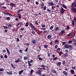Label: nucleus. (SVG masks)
<instances>
[{
	"mask_svg": "<svg viewBox=\"0 0 76 76\" xmlns=\"http://www.w3.org/2000/svg\"><path fill=\"white\" fill-rule=\"evenodd\" d=\"M29 25L30 26L31 28H32L33 29H34V30H35V29H36V27L34 26V25L32 24L31 22H29Z\"/></svg>",
	"mask_w": 76,
	"mask_h": 76,
	"instance_id": "obj_1",
	"label": "nucleus"
},
{
	"mask_svg": "<svg viewBox=\"0 0 76 76\" xmlns=\"http://www.w3.org/2000/svg\"><path fill=\"white\" fill-rule=\"evenodd\" d=\"M71 11L72 12V13H76V8L72 7H71Z\"/></svg>",
	"mask_w": 76,
	"mask_h": 76,
	"instance_id": "obj_2",
	"label": "nucleus"
},
{
	"mask_svg": "<svg viewBox=\"0 0 76 76\" xmlns=\"http://www.w3.org/2000/svg\"><path fill=\"white\" fill-rule=\"evenodd\" d=\"M71 7H76V1H75L72 4Z\"/></svg>",
	"mask_w": 76,
	"mask_h": 76,
	"instance_id": "obj_3",
	"label": "nucleus"
},
{
	"mask_svg": "<svg viewBox=\"0 0 76 76\" xmlns=\"http://www.w3.org/2000/svg\"><path fill=\"white\" fill-rule=\"evenodd\" d=\"M60 13H61V14H63L64 13V12L65 11V10L64 9H63V8L62 7H61V8L60 9Z\"/></svg>",
	"mask_w": 76,
	"mask_h": 76,
	"instance_id": "obj_4",
	"label": "nucleus"
},
{
	"mask_svg": "<svg viewBox=\"0 0 76 76\" xmlns=\"http://www.w3.org/2000/svg\"><path fill=\"white\" fill-rule=\"evenodd\" d=\"M4 15H8V16H12L13 15L11 14L9 12H3Z\"/></svg>",
	"mask_w": 76,
	"mask_h": 76,
	"instance_id": "obj_5",
	"label": "nucleus"
},
{
	"mask_svg": "<svg viewBox=\"0 0 76 76\" xmlns=\"http://www.w3.org/2000/svg\"><path fill=\"white\" fill-rule=\"evenodd\" d=\"M64 32H65V31L64 30V29L62 30L61 32L59 34V36H60V35L61 36H62V35H61V34H63L64 33Z\"/></svg>",
	"mask_w": 76,
	"mask_h": 76,
	"instance_id": "obj_6",
	"label": "nucleus"
},
{
	"mask_svg": "<svg viewBox=\"0 0 76 76\" xmlns=\"http://www.w3.org/2000/svg\"><path fill=\"white\" fill-rule=\"evenodd\" d=\"M10 5L11 6H12V7H16V5L12 2H11L10 4Z\"/></svg>",
	"mask_w": 76,
	"mask_h": 76,
	"instance_id": "obj_7",
	"label": "nucleus"
},
{
	"mask_svg": "<svg viewBox=\"0 0 76 76\" xmlns=\"http://www.w3.org/2000/svg\"><path fill=\"white\" fill-rule=\"evenodd\" d=\"M69 45L68 44H65L64 46V48H67L68 49H69Z\"/></svg>",
	"mask_w": 76,
	"mask_h": 76,
	"instance_id": "obj_8",
	"label": "nucleus"
},
{
	"mask_svg": "<svg viewBox=\"0 0 76 76\" xmlns=\"http://www.w3.org/2000/svg\"><path fill=\"white\" fill-rule=\"evenodd\" d=\"M67 56H68V54L67 53H65L63 55H62L63 58H66V57H67Z\"/></svg>",
	"mask_w": 76,
	"mask_h": 76,
	"instance_id": "obj_9",
	"label": "nucleus"
},
{
	"mask_svg": "<svg viewBox=\"0 0 76 76\" xmlns=\"http://www.w3.org/2000/svg\"><path fill=\"white\" fill-rule=\"evenodd\" d=\"M27 56H25L23 57V59L24 60H26L28 59V58L29 57V55L28 54H27Z\"/></svg>",
	"mask_w": 76,
	"mask_h": 76,
	"instance_id": "obj_10",
	"label": "nucleus"
},
{
	"mask_svg": "<svg viewBox=\"0 0 76 76\" xmlns=\"http://www.w3.org/2000/svg\"><path fill=\"white\" fill-rule=\"evenodd\" d=\"M31 42L33 44H34L35 45H36L37 44L36 42V41H35V40L34 39V40H32V41Z\"/></svg>",
	"mask_w": 76,
	"mask_h": 76,
	"instance_id": "obj_11",
	"label": "nucleus"
},
{
	"mask_svg": "<svg viewBox=\"0 0 76 76\" xmlns=\"http://www.w3.org/2000/svg\"><path fill=\"white\" fill-rule=\"evenodd\" d=\"M17 15H18L19 19H22V16L19 13H17Z\"/></svg>",
	"mask_w": 76,
	"mask_h": 76,
	"instance_id": "obj_12",
	"label": "nucleus"
},
{
	"mask_svg": "<svg viewBox=\"0 0 76 76\" xmlns=\"http://www.w3.org/2000/svg\"><path fill=\"white\" fill-rule=\"evenodd\" d=\"M69 48L70 49V50H72L73 49V47L71 45H69Z\"/></svg>",
	"mask_w": 76,
	"mask_h": 76,
	"instance_id": "obj_13",
	"label": "nucleus"
},
{
	"mask_svg": "<svg viewBox=\"0 0 76 76\" xmlns=\"http://www.w3.org/2000/svg\"><path fill=\"white\" fill-rule=\"evenodd\" d=\"M48 4L52 6H54V4L53 2H52L51 1V2H50V1L49 2V3H48Z\"/></svg>",
	"mask_w": 76,
	"mask_h": 76,
	"instance_id": "obj_14",
	"label": "nucleus"
},
{
	"mask_svg": "<svg viewBox=\"0 0 76 76\" xmlns=\"http://www.w3.org/2000/svg\"><path fill=\"white\" fill-rule=\"evenodd\" d=\"M55 31H57V30H58V31H60V30H59V27H56L54 29Z\"/></svg>",
	"mask_w": 76,
	"mask_h": 76,
	"instance_id": "obj_15",
	"label": "nucleus"
},
{
	"mask_svg": "<svg viewBox=\"0 0 76 76\" xmlns=\"http://www.w3.org/2000/svg\"><path fill=\"white\" fill-rule=\"evenodd\" d=\"M63 74H64L66 76H67V75H68V73L67 72H66L65 71H64L63 72Z\"/></svg>",
	"mask_w": 76,
	"mask_h": 76,
	"instance_id": "obj_16",
	"label": "nucleus"
},
{
	"mask_svg": "<svg viewBox=\"0 0 76 76\" xmlns=\"http://www.w3.org/2000/svg\"><path fill=\"white\" fill-rule=\"evenodd\" d=\"M6 73L7 74H8V75H12V72H10V71H9V72H7Z\"/></svg>",
	"mask_w": 76,
	"mask_h": 76,
	"instance_id": "obj_17",
	"label": "nucleus"
},
{
	"mask_svg": "<svg viewBox=\"0 0 76 76\" xmlns=\"http://www.w3.org/2000/svg\"><path fill=\"white\" fill-rule=\"evenodd\" d=\"M51 71L54 73H56V71L54 69H51Z\"/></svg>",
	"mask_w": 76,
	"mask_h": 76,
	"instance_id": "obj_18",
	"label": "nucleus"
},
{
	"mask_svg": "<svg viewBox=\"0 0 76 76\" xmlns=\"http://www.w3.org/2000/svg\"><path fill=\"white\" fill-rule=\"evenodd\" d=\"M54 43L55 44H58L59 43V41L58 40L56 39Z\"/></svg>",
	"mask_w": 76,
	"mask_h": 76,
	"instance_id": "obj_19",
	"label": "nucleus"
},
{
	"mask_svg": "<svg viewBox=\"0 0 76 76\" xmlns=\"http://www.w3.org/2000/svg\"><path fill=\"white\" fill-rule=\"evenodd\" d=\"M19 23H20V26H19L18 28H20V27L21 26H22L23 25V23H22V22H19Z\"/></svg>",
	"mask_w": 76,
	"mask_h": 76,
	"instance_id": "obj_20",
	"label": "nucleus"
},
{
	"mask_svg": "<svg viewBox=\"0 0 76 76\" xmlns=\"http://www.w3.org/2000/svg\"><path fill=\"white\" fill-rule=\"evenodd\" d=\"M31 33L32 34H33V35H35V31H34V29L32 30Z\"/></svg>",
	"mask_w": 76,
	"mask_h": 76,
	"instance_id": "obj_21",
	"label": "nucleus"
},
{
	"mask_svg": "<svg viewBox=\"0 0 76 76\" xmlns=\"http://www.w3.org/2000/svg\"><path fill=\"white\" fill-rule=\"evenodd\" d=\"M70 72L72 74H75V71H74V70L73 69L70 70Z\"/></svg>",
	"mask_w": 76,
	"mask_h": 76,
	"instance_id": "obj_22",
	"label": "nucleus"
},
{
	"mask_svg": "<svg viewBox=\"0 0 76 76\" xmlns=\"http://www.w3.org/2000/svg\"><path fill=\"white\" fill-rule=\"evenodd\" d=\"M58 54L59 56H61L62 54H63V52H61V51H59L58 53Z\"/></svg>",
	"mask_w": 76,
	"mask_h": 76,
	"instance_id": "obj_23",
	"label": "nucleus"
},
{
	"mask_svg": "<svg viewBox=\"0 0 76 76\" xmlns=\"http://www.w3.org/2000/svg\"><path fill=\"white\" fill-rule=\"evenodd\" d=\"M6 25H7V26L8 27H11H11H12V24H7Z\"/></svg>",
	"mask_w": 76,
	"mask_h": 76,
	"instance_id": "obj_24",
	"label": "nucleus"
},
{
	"mask_svg": "<svg viewBox=\"0 0 76 76\" xmlns=\"http://www.w3.org/2000/svg\"><path fill=\"white\" fill-rule=\"evenodd\" d=\"M23 70H22L21 71H20L19 72V75H20L22 74V73H23Z\"/></svg>",
	"mask_w": 76,
	"mask_h": 76,
	"instance_id": "obj_25",
	"label": "nucleus"
},
{
	"mask_svg": "<svg viewBox=\"0 0 76 76\" xmlns=\"http://www.w3.org/2000/svg\"><path fill=\"white\" fill-rule=\"evenodd\" d=\"M11 66L12 67H13V69H16V67H15V66H14V65L13 64H11Z\"/></svg>",
	"mask_w": 76,
	"mask_h": 76,
	"instance_id": "obj_26",
	"label": "nucleus"
},
{
	"mask_svg": "<svg viewBox=\"0 0 76 76\" xmlns=\"http://www.w3.org/2000/svg\"><path fill=\"white\" fill-rule=\"evenodd\" d=\"M62 6L64 8V9H67V7L65 5H62Z\"/></svg>",
	"mask_w": 76,
	"mask_h": 76,
	"instance_id": "obj_27",
	"label": "nucleus"
},
{
	"mask_svg": "<svg viewBox=\"0 0 76 76\" xmlns=\"http://www.w3.org/2000/svg\"><path fill=\"white\" fill-rule=\"evenodd\" d=\"M5 18L8 21H9L10 20V17H6Z\"/></svg>",
	"mask_w": 76,
	"mask_h": 76,
	"instance_id": "obj_28",
	"label": "nucleus"
},
{
	"mask_svg": "<svg viewBox=\"0 0 76 76\" xmlns=\"http://www.w3.org/2000/svg\"><path fill=\"white\" fill-rule=\"evenodd\" d=\"M76 32H75L74 34H73V35L71 37V38H74V37H75V35H76Z\"/></svg>",
	"mask_w": 76,
	"mask_h": 76,
	"instance_id": "obj_29",
	"label": "nucleus"
},
{
	"mask_svg": "<svg viewBox=\"0 0 76 76\" xmlns=\"http://www.w3.org/2000/svg\"><path fill=\"white\" fill-rule=\"evenodd\" d=\"M39 70L40 71L36 72V73H37V74H39L40 73H41V71L42 72V71L41 69H39Z\"/></svg>",
	"mask_w": 76,
	"mask_h": 76,
	"instance_id": "obj_30",
	"label": "nucleus"
},
{
	"mask_svg": "<svg viewBox=\"0 0 76 76\" xmlns=\"http://www.w3.org/2000/svg\"><path fill=\"white\" fill-rule=\"evenodd\" d=\"M51 38V35H48L47 37V39H50Z\"/></svg>",
	"mask_w": 76,
	"mask_h": 76,
	"instance_id": "obj_31",
	"label": "nucleus"
},
{
	"mask_svg": "<svg viewBox=\"0 0 76 76\" xmlns=\"http://www.w3.org/2000/svg\"><path fill=\"white\" fill-rule=\"evenodd\" d=\"M6 50L7 51V52L8 53V55H9L10 54L9 50H8V49H7V48H6Z\"/></svg>",
	"mask_w": 76,
	"mask_h": 76,
	"instance_id": "obj_32",
	"label": "nucleus"
},
{
	"mask_svg": "<svg viewBox=\"0 0 76 76\" xmlns=\"http://www.w3.org/2000/svg\"><path fill=\"white\" fill-rule=\"evenodd\" d=\"M19 60H20V58H19L17 59V60H16L15 61V63H18V62H19Z\"/></svg>",
	"mask_w": 76,
	"mask_h": 76,
	"instance_id": "obj_33",
	"label": "nucleus"
},
{
	"mask_svg": "<svg viewBox=\"0 0 76 76\" xmlns=\"http://www.w3.org/2000/svg\"><path fill=\"white\" fill-rule=\"evenodd\" d=\"M61 50V48H58L56 49V52H58V51H60Z\"/></svg>",
	"mask_w": 76,
	"mask_h": 76,
	"instance_id": "obj_34",
	"label": "nucleus"
},
{
	"mask_svg": "<svg viewBox=\"0 0 76 76\" xmlns=\"http://www.w3.org/2000/svg\"><path fill=\"white\" fill-rule=\"evenodd\" d=\"M48 46L47 45H44V48H48Z\"/></svg>",
	"mask_w": 76,
	"mask_h": 76,
	"instance_id": "obj_35",
	"label": "nucleus"
},
{
	"mask_svg": "<svg viewBox=\"0 0 76 76\" xmlns=\"http://www.w3.org/2000/svg\"><path fill=\"white\" fill-rule=\"evenodd\" d=\"M65 53H66L67 54V53H69V50H68V49H66L65 50Z\"/></svg>",
	"mask_w": 76,
	"mask_h": 76,
	"instance_id": "obj_36",
	"label": "nucleus"
},
{
	"mask_svg": "<svg viewBox=\"0 0 76 76\" xmlns=\"http://www.w3.org/2000/svg\"><path fill=\"white\" fill-rule=\"evenodd\" d=\"M57 59H58V58L57 57H56L53 58V60H54H54L56 61V60Z\"/></svg>",
	"mask_w": 76,
	"mask_h": 76,
	"instance_id": "obj_37",
	"label": "nucleus"
},
{
	"mask_svg": "<svg viewBox=\"0 0 76 76\" xmlns=\"http://www.w3.org/2000/svg\"><path fill=\"white\" fill-rule=\"evenodd\" d=\"M72 23L73 26H75V21L74 20L72 21Z\"/></svg>",
	"mask_w": 76,
	"mask_h": 76,
	"instance_id": "obj_38",
	"label": "nucleus"
},
{
	"mask_svg": "<svg viewBox=\"0 0 76 76\" xmlns=\"http://www.w3.org/2000/svg\"><path fill=\"white\" fill-rule=\"evenodd\" d=\"M71 34H72V32H71L70 33H69L67 35H66V36L65 37H68L70 36V35H71Z\"/></svg>",
	"mask_w": 76,
	"mask_h": 76,
	"instance_id": "obj_39",
	"label": "nucleus"
},
{
	"mask_svg": "<svg viewBox=\"0 0 76 76\" xmlns=\"http://www.w3.org/2000/svg\"><path fill=\"white\" fill-rule=\"evenodd\" d=\"M61 64V62H58V64H56L57 65H58L59 66H60Z\"/></svg>",
	"mask_w": 76,
	"mask_h": 76,
	"instance_id": "obj_40",
	"label": "nucleus"
},
{
	"mask_svg": "<svg viewBox=\"0 0 76 76\" xmlns=\"http://www.w3.org/2000/svg\"><path fill=\"white\" fill-rule=\"evenodd\" d=\"M23 51V50H22L21 49H20L18 50V52H19V53H22Z\"/></svg>",
	"mask_w": 76,
	"mask_h": 76,
	"instance_id": "obj_41",
	"label": "nucleus"
},
{
	"mask_svg": "<svg viewBox=\"0 0 76 76\" xmlns=\"http://www.w3.org/2000/svg\"><path fill=\"white\" fill-rule=\"evenodd\" d=\"M53 28H54V26H51L50 27V30H52V29H53Z\"/></svg>",
	"mask_w": 76,
	"mask_h": 76,
	"instance_id": "obj_42",
	"label": "nucleus"
},
{
	"mask_svg": "<svg viewBox=\"0 0 76 76\" xmlns=\"http://www.w3.org/2000/svg\"><path fill=\"white\" fill-rule=\"evenodd\" d=\"M73 43V42L72 41V40H69L68 41L69 44H72V43Z\"/></svg>",
	"mask_w": 76,
	"mask_h": 76,
	"instance_id": "obj_43",
	"label": "nucleus"
},
{
	"mask_svg": "<svg viewBox=\"0 0 76 76\" xmlns=\"http://www.w3.org/2000/svg\"><path fill=\"white\" fill-rule=\"evenodd\" d=\"M46 9H47V7H46V6H44V7H43V10H46Z\"/></svg>",
	"mask_w": 76,
	"mask_h": 76,
	"instance_id": "obj_44",
	"label": "nucleus"
},
{
	"mask_svg": "<svg viewBox=\"0 0 76 76\" xmlns=\"http://www.w3.org/2000/svg\"><path fill=\"white\" fill-rule=\"evenodd\" d=\"M38 20H37L35 23V24L36 25H38Z\"/></svg>",
	"mask_w": 76,
	"mask_h": 76,
	"instance_id": "obj_45",
	"label": "nucleus"
},
{
	"mask_svg": "<svg viewBox=\"0 0 76 76\" xmlns=\"http://www.w3.org/2000/svg\"><path fill=\"white\" fill-rule=\"evenodd\" d=\"M25 26L26 27H28V22H27Z\"/></svg>",
	"mask_w": 76,
	"mask_h": 76,
	"instance_id": "obj_46",
	"label": "nucleus"
},
{
	"mask_svg": "<svg viewBox=\"0 0 76 76\" xmlns=\"http://www.w3.org/2000/svg\"><path fill=\"white\" fill-rule=\"evenodd\" d=\"M3 27L4 28V29H8V27L6 26H3Z\"/></svg>",
	"mask_w": 76,
	"mask_h": 76,
	"instance_id": "obj_47",
	"label": "nucleus"
},
{
	"mask_svg": "<svg viewBox=\"0 0 76 76\" xmlns=\"http://www.w3.org/2000/svg\"><path fill=\"white\" fill-rule=\"evenodd\" d=\"M72 41H73V42H76V39L73 38L72 39Z\"/></svg>",
	"mask_w": 76,
	"mask_h": 76,
	"instance_id": "obj_48",
	"label": "nucleus"
},
{
	"mask_svg": "<svg viewBox=\"0 0 76 76\" xmlns=\"http://www.w3.org/2000/svg\"><path fill=\"white\" fill-rule=\"evenodd\" d=\"M76 66H73L72 67V68L74 70H75L76 69Z\"/></svg>",
	"mask_w": 76,
	"mask_h": 76,
	"instance_id": "obj_49",
	"label": "nucleus"
},
{
	"mask_svg": "<svg viewBox=\"0 0 76 76\" xmlns=\"http://www.w3.org/2000/svg\"><path fill=\"white\" fill-rule=\"evenodd\" d=\"M66 43V42H62V45H64Z\"/></svg>",
	"mask_w": 76,
	"mask_h": 76,
	"instance_id": "obj_50",
	"label": "nucleus"
},
{
	"mask_svg": "<svg viewBox=\"0 0 76 76\" xmlns=\"http://www.w3.org/2000/svg\"><path fill=\"white\" fill-rule=\"evenodd\" d=\"M47 54L48 55V57H50V53L49 52H48L47 53Z\"/></svg>",
	"mask_w": 76,
	"mask_h": 76,
	"instance_id": "obj_51",
	"label": "nucleus"
},
{
	"mask_svg": "<svg viewBox=\"0 0 76 76\" xmlns=\"http://www.w3.org/2000/svg\"><path fill=\"white\" fill-rule=\"evenodd\" d=\"M4 57L5 58H7V56L6 55H5L4 56Z\"/></svg>",
	"mask_w": 76,
	"mask_h": 76,
	"instance_id": "obj_52",
	"label": "nucleus"
},
{
	"mask_svg": "<svg viewBox=\"0 0 76 76\" xmlns=\"http://www.w3.org/2000/svg\"><path fill=\"white\" fill-rule=\"evenodd\" d=\"M70 28L69 27V26L68 25L67 26V28H66V29H70Z\"/></svg>",
	"mask_w": 76,
	"mask_h": 76,
	"instance_id": "obj_53",
	"label": "nucleus"
},
{
	"mask_svg": "<svg viewBox=\"0 0 76 76\" xmlns=\"http://www.w3.org/2000/svg\"><path fill=\"white\" fill-rule=\"evenodd\" d=\"M42 28H45V24H43L42 25Z\"/></svg>",
	"mask_w": 76,
	"mask_h": 76,
	"instance_id": "obj_54",
	"label": "nucleus"
},
{
	"mask_svg": "<svg viewBox=\"0 0 76 76\" xmlns=\"http://www.w3.org/2000/svg\"><path fill=\"white\" fill-rule=\"evenodd\" d=\"M33 72H34V70H33V69H31L30 72L31 74H32L33 73Z\"/></svg>",
	"mask_w": 76,
	"mask_h": 76,
	"instance_id": "obj_55",
	"label": "nucleus"
},
{
	"mask_svg": "<svg viewBox=\"0 0 76 76\" xmlns=\"http://www.w3.org/2000/svg\"><path fill=\"white\" fill-rule=\"evenodd\" d=\"M57 48H58V46L57 45H56L55 46V49H56Z\"/></svg>",
	"mask_w": 76,
	"mask_h": 76,
	"instance_id": "obj_56",
	"label": "nucleus"
},
{
	"mask_svg": "<svg viewBox=\"0 0 76 76\" xmlns=\"http://www.w3.org/2000/svg\"><path fill=\"white\" fill-rule=\"evenodd\" d=\"M19 25H20V23H19V22H18L17 24L16 25V26H17V27H18Z\"/></svg>",
	"mask_w": 76,
	"mask_h": 76,
	"instance_id": "obj_57",
	"label": "nucleus"
},
{
	"mask_svg": "<svg viewBox=\"0 0 76 76\" xmlns=\"http://www.w3.org/2000/svg\"><path fill=\"white\" fill-rule=\"evenodd\" d=\"M16 39H17V42H19V41H20V40L19 39V38H16Z\"/></svg>",
	"mask_w": 76,
	"mask_h": 76,
	"instance_id": "obj_58",
	"label": "nucleus"
},
{
	"mask_svg": "<svg viewBox=\"0 0 76 76\" xmlns=\"http://www.w3.org/2000/svg\"><path fill=\"white\" fill-rule=\"evenodd\" d=\"M47 31H44L43 33V34H46V33H47Z\"/></svg>",
	"mask_w": 76,
	"mask_h": 76,
	"instance_id": "obj_59",
	"label": "nucleus"
},
{
	"mask_svg": "<svg viewBox=\"0 0 76 76\" xmlns=\"http://www.w3.org/2000/svg\"><path fill=\"white\" fill-rule=\"evenodd\" d=\"M0 7H2V8H4V9H6V7L4 6V7H1V6H0Z\"/></svg>",
	"mask_w": 76,
	"mask_h": 76,
	"instance_id": "obj_60",
	"label": "nucleus"
},
{
	"mask_svg": "<svg viewBox=\"0 0 76 76\" xmlns=\"http://www.w3.org/2000/svg\"><path fill=\"white\" fill-rule=\"evenodd\" d=\"M0 58H1V59H3V55H1L0 56Z\"/></svg>",
	"mask_w": 76,
	"mask_h": 76,
	"instance_id": "obj_61",
	"label": "nucleus"
},
{
	"mask_svg": "<svg viewBox=\"0 0 76 76\" xmlns=\"http://www.w3.org/2000/svg\"><path fill=\"white\" fill-rule=\"evenodd\" d=\"M65 63H66V62H65V61H63V63H62V64H64Z\"/></svg>",
	"mask_w": 76,
	"mask_h": 76,
	"instance_id": "obj_62",
	"label": "nucleus"
},
{
	"mask_svg": "<svg viewBox=\"0 0 76 76\" xmlns=\"http://www.w3.org/2000/svg\"><path fill=\"white\" fill-rule=\"evenodd\" d=\"M28 48H26V49L25 50V52H26V51H28Z\"/></svg>",
	"mask_w": 76,
	"mask_h": 76,
	"instance_id": "obj_63",
	"label": "nucleus"
},
{
	"mask_svg": "<svg viewBox=\"0 0 76 76\" xmlns=\"http://www.w3.org/2000/svg\"><path fill=\"white\" fill-rule=\"evenodd\" d=\"M41 6H44V4L43 3H42L41 4Z\"/></svg>",
	"mask_w": 76,
	"mask_h": 76,
	"instance_id": "obj_64",
	"label": "nucleus"
}]
</instances>
